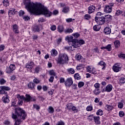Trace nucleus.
Listing matches in <instances>:
<instances>
[{"label":"nucleus","instance_id":"obj_1","mask_svg":"<svg viewBox=\"0 0 125 125\" xmlns=\"http://www.w3.org/2000/svg\"><path fill=\"white\" fill-rule=\"evenodd\" d=\"M24 4L25 8L32 14L36 15L42 14L45 17H50L52 15V13L46 8L43 7L42 5L31 2L30 0H25Z\"/></svg>","mask_w":125,"mask_h":125},{"label":"nucleus","instance_id":"obj_2","mask_svg":"<svg viewBox=\"0 0 125 125\" xmlns=\"http://www.w3.org/2000/svg\"><path fill=\"white\" fill-rule=\"evenodd\" d=\"M26 112L20 107L15 109V113L12 114V119L15 120V125H19L24 119H26Z\"/></svg>","mask_w":125,"mask_h":125},{"label":"nucleus","instance_id":"obj_3","mask_svg":"<svg viewBox=\"0 0 125 125\" xmlns=\"http://www.w3.org/2000/svg\"><path fill=\"white\" fill-rule=\"evenodd\" d=\"M65 41H67L68 42H72V46L75 48L79 47V41L77 39H74L73 36H66Z\"/></svg>","mask_w":125,"mask_h":125},{"label":"nucleus","instance_id":"obj_4","mask_svg":"<svg viewBox=\"0 0 125 125\" xmlns=\"http://www.w3.org/2000/svg\"><path fill=\"white\" fill-rule=\"evenodd\" d=\"M68 61V56L66 54L60 55L58 59V62L60 64H64Z\"/></svg>","mask_w":125,"mask_h":125},{"label":"nucleus","instance_id":"obj_5","mask_svg":"<svg viewBox=\"0 0 125 125\" xmlns=\"http://www.w3.org/2000/svg\"><path fill=\"white\" fill-rule=\"evenodd\" d=\"M95 21L99 25H103L105 24L106 20L104 17H95Z\"/></svg>","mask_w":125,"mask_h":125},{"label":"nucleus","instance_id":"obj_6","mask_svg":"<svg viewBox=\"0 0 125 125\" xmlns=\"http://www.w3.org/2000/svg\"><path fill=\"white\" fill-rule=\"evenodd\" d=\"M64 84L66 86L70 87L72 84H73V80L72 78H68L64 83Z\"/></svg>","mask_w":125,"mask_h":125},{"label":"nucleus","instance_id":"obj_7","mask_svg":"<svg viewBox=\"0 0 125 125\" xmlns=\"http://www.w3.org/2000/svg\"><path fill=\"white\" fill-rule=\"evenodd\" d=\"M66 107H67V110H72V111L77 110V107L73 105V104H72L71 103H69L66 104Z\"/></svg>","mask_w":125,"mask_h":125},{"label":"nucleus","instance_id":"obj_8","mask_svg":"<svg viewBox=\"0 0 125 125\" xmlns=\"http://www.w3.org/2000/svg\"><path fill=\"white\" fill-rule=\"evenodd\" d=\"M12 29L13 30V32L15 33V34H19V27L17 24H14L12 26Z\"/></svg>","mask_w":125,"mask_h":125},{"label":"nucleus","instance_id":"obj_9","mask_svg":"<svg viewBox=\"0 0 125 125\" xmlns=\"http://www.w3.org/2000/svg\"><path fill=\"white\" fill-rule=\"evenodd\" d=\"M104 11L106 13H111L112 12V7L106 5L105 6Z\"/></svg>","mask_w":125,"mask_h":125},{"label":"nucleus","instance_id":"obj_10","mask_svg":"<svg viewBox=\"0 0 125 125\" xmlns=\"http://www.w3.org/2000/svg\"><path fill=\"white\" fill-rule=\"evenodd\" d=\"M114 72L115 73H118V72H120L121 71V67L118 65L117 64H115V65H114L112 68Z\"/></svg>","mask_w":125,"mask_h":125},{"label":"nucleus","instance_id":"obj_11","mask_svg":"<svg viewBox=\"0 0 125 125\" xmlns=\"http://www.w3.org/2000/svg\"><path fill=\"white\" fill-rule=\"evenodd\" d=\"M34 66H35V63L34 62H31L29 63H26V67L27 69H29V70H31L34 68Z\"/></svg>","mask_w":125,"mask_h":125},{"label":"nucleus","instance_id":"obj_12","mask_svg":"<svg viewBox=\"0 0 125 125\" xmlns=\"http://www.w3.org/2000/svg\"><path fill=\"white\" fill-rule=\"evenodd\" d=\"M95 6L94 5H91L88 7V13L91 14V13H93L94 12L95 10Z\"/></svg>","mask_w":125,"mask_h":125},{"label":"nucleus","instance_id":"obj_13","mask_svg":"<svg viewBox=\"0 0 125 125\" xmlns=\"http://www.w3.org/2000/svg\"><path fill=\"white\" fill-rule=\"evenodd\" d=\"M94 122H95L96 125H100V117L99 116H94Z\"/></svg>","mask_w":125,"mask_h":125},{"label":"nucleus","instance_id":"obj_14","mask_svg":"<svg viewBox=\"0 0 125 125\" xmlns=\"http://www.w3.org/2000/svg\"><path fill=\"white\" fill-rule=\"evenodd\" d=\"M32 100V97L30 95L26 94L25 97L24 98V101L25 102H30Z\"/></svg>","mask_w":125,"mask_h":125},{"label":"nucleus","instance_id":"obj_15","mask_svg":"<svg viewBox=\"0 0 125 125\" xmlns=\"http://www.w3.org/2000/svg\"><path fill=\"white\" fill-rule=\"evenodd\" d=\"M104 33L106 35H110L111 34V28L109 27H106L104 29Z\"/></svg>","mask_w":125,"mask_h":125},{"label":"nucleus","instance_id":"obj_16","mask_svg":"<svg viewBox=\"0 0 125 125\" xmlns=\"http://www.w3.org/2000/svg\"><path fill=\"white\" fill-rule=\"evenodd\" d=\"M112 89H113V86L111 84H108L106 86L105 88V91H107V92H110V91H112Z\"/></svg>","mask_w":125,"mask_h":125},{"label":"nucleus","instance_id":"obj_17","mask_svg":"<svg viewBox=\"0 0 125 125\" xmlns=\"http://www.w3.org/2000/svg\"><path fill=\"white\" fill-rule=\"evenodd\" d=\"M98 65L103 67L102 68V70H105V68L106 67V63L103 61H101L100 62H99Z\"/></svg>","mask_w":125,"mask_h":125},{"label":"nucleus","instance_id":"obj_18","mask_svg":"<svg viewBox=\"0 0 125 125\" xmlns=\"http://www.w3.org/2000/svg\"><path fill=\"white\" fill-rule=\"evenodd\" d=\"M70 10V8L68 6H64L63 7L62 10V12L63 13H68L69 12V10Z\"/></svg>","mask_w":125,"mask_h":125},{"label":"nucleus","instance_id":"obj_19","mask_svg":"<svg viewBox=\"0 0 125 125\" xmlns=\"http://www.w3.org/2000/svg\"><path fill=\"white\" fill-rule=\"evenodd\" d=\"M15 14V9H10L8 11L9 16H11V15H14Z\"/></svg>","mask_w":125,"mask_h":125},{"label":"nucleus","instance_id":"obj_20","mask_svg":"<svg viewBox=\"0 0 125 125\" xmlns=\"http://www.w3.org/2000/svg\"><path fill=\"white\" fill-rule=\"evenodd\" d=\"M28 87L30 89H32V90L35 89V83H30L28 84Z\"/></svg>","mask_w":125,"mask_h":125},{"label":"nucleus","instance_id":"obj_21","mask_svg":"<svg viewBox=\"0 0 125 125\" xmlns=\"http://www.w3.org/2000/svg\"><path fill=\"white\" fill-rule=\"evenodd\" d=\"M104 19H105V21L107 22V21H110V20H112V16L110 15H105L104 17Z\"/></svg>","mask_w":125,"mask_h":125},{"label":"nucleus","instance_id":"obj_22","mask_svg":"<svg viewBox=\"0 0 125 125\" xmlns=\"http://www.w3.org/2000/svg\"><path fill=\"white\" fill-rule=\"evenodd\" d=\"M57 29L59 33H62L63 31H64V27L63 26V25H59Z\"/></svg>","mask_w":125,"mask_h":125},{"label":"nucleus","instance_id":"obj_23","mask_svg":"<svg viewBox=\"0 0 125 125\" xmlns=\"http://www.w3.org/2000/svg\"><path fill=\"white\" fill-rule=\"evenodd\" d=\"M68 74H71L72 75L75 74V70L73 68H70L66 70Z\"/></svg>","mask_w":125,"mask_h":125},{"label":"nucleus","instance_id":"obj_24","mask_svg":"<svg viewBox=\"0 0 125 125\" xmlns=\"http://www.w3.org/2000/svg\"><path fill=\"white\" fill-rule=\"evenodd\" d=\"M2 100L4 103H8L9 102V99L7 97V95H6V97H3Z\"/></svg>","mask_w":125,"mask_h":125},{"label":"nucleus","instance_id":"obj_25","mask_svg":"<svg viewBox=\"0 0 125 125\" xmlns=\"http://www.w3.org/2000/svg\"><path fill=\"white\" fill-rule=\"evenodd\" d=\"M51 54L52 56H56L58 54V52L55 49H52L51 51Z\"/></svg>","mask_w":125,"mask_h":125},{"label":"nucleus","instance_id":"obj_26","mask_svg":"<svg viewBox=\"0 0 125 125\" xmlns=\"http://www.w3.org/2000/svg\"><path fill=\"white\" fill-rule=\"evenodd\" d=\"M101 28V27H100V25H95L93 27V30L94 31H96V32H97L100 30Z\"/></svg>","mask_w":125,"mask_h":125},{"label":"nucleus","instance_id":"obj_27","mask_svg":"<svg viewBox=\"0 0 125 125\" xmlns=\"http://www.w3.org/2000/svg\"><path fill=\"white\" fill-rule=\"evenodd\" d=\"M105 109L107 111H111V110H113V109H114V107H113V106H111L110 105L106 104L105 105Z\"/></svg>","mask_w":125,"mask_h":125},{"label":"nucleus","instance_id":"obj_28","mask_svg":"<svg viewBox=\"0 0 125 125\" xmlns=\"http://www.w3.org/2000/svg\"><path fill=\"white\" fill-rule=\"evenodd\" d=\"M41 28H42L41 25H39V26L36 25L34 26V32H40V29H41Z\"/></svg>","mask_w":125,"mask_h":125},{"label":"nucleus","instance_id":"obj_29","mask_svg":"<svg viewBox=\"0 0 125 125\" xmlns=\"http://www.w3.org/2000/svg\"><path fill=\"white\" fill-rule=\"evenodd\" d=\"M0 89H3L4 91L6 90V91H8V90H10V88L8 86H1L0 87Z\"/></svg>","mask_w":125,"mask_h":125},{"label":"nucleus","instance_id":"obj_30","mask_svg":"<svg viewBox=\"0 0 125 125\" xmlns=\"http://www.w3.org/2000/svg\"><path fill=\"white\" fill-rule=\"evenodd\" d=\"M47 111L48 113H49L50 114H52L54 112V108H53L52 106H49L48 107Z\"/></svg>","mask_w":125,"mask_h":125},{"label":"nucleus","instance_id":"obj_31","mask_svg":"<svg viewBox=\"0 0 125 125\" xmlns=\"http://www.w3.org/2000/svg\"><path fill=\"white\" fill-rule=\"evenodd\" d=\"M17 98H18L19 101H21V100H23L24 101V96H20V95L17 94Z\"/></svg>","mask_w":125,"mask_h":125},{"label":"nucleus","instance_id":"obj_32","mask_svg":"<svg viewBox=\"0 0 125 125\" xmlns=\"http://www.w3.org/2000/svg\"><path fill=\"white\" fill-rule=\"evenodd\" d=\"M49 74L50 76H53V77H55L56 76V73L54 72V70H51L49 71Z\"/></svg>","mask_w":125,"mask_h":125},{"label":"nucleus","instance_id":"obj_33","mask_svg":"<svg viewBox=\"0 0 125 125\" xmlns=\"http://www.w3.org/2000/svg\"><path fill=\"white\" fill-rule=\"evenodd\" d=\"M79 62H81V63H84L85 62V60H84V58H83L82 56H80L79 57Z\"/></svg>","mask_w":125,"mask_h":125},{"label":"nucleus","instance_id":"obj_34","mask_svg":"<svg viewBox=\"0 0 125 125\" xmlns=\"http://www.w3.org/2000/svg\"><path fill=\"white\" fill-rule=\"evenodd\" d=\"M3 4L4 6H8V5H9V1L8 0H4L3 1Z\"/></svg>","mask_w":125,"mask_h":125},{"label":"nucleus","instance_id":"obj_35","mask_svg":"<svg viewBox=\"0 0 125 125\" xmlns=\"http://www.w3.org/2000/svg\"><path fill=\"white\" fill-rule=\"evenodd\" d=\"M12 70L10 68V67H7L6 68V73H7V74H11V73H12Z\"/></svg>","mask_w":125,"mask_h":125},{"label":"nucleus","instance_id":"obj_36","mask_svg":"<svg viewBox=\"0 0 125 125\" xmlns=\"http://www.w3.org/2000/svg\"><path fill=\"white\" fill-rule=\"evenodd\" d=\"M86 70L88 73H91L93 70V68H91L90 66H87L86 67Z\"/></svg>","mask_w":125,"mask_h":125},{"label":"nucleus","instance_id":"obj_37","mask_svg":"<svg viewBox=\"0 0 125 125\" xmlns=\"http://www.w3.org/2000/svg\"><path fill=\"white\" fill-rule=\"evenodd\" d=\"M41 69V67H40L39 66H37L34 70V73H36V74H39L40 72V69Z\"/></svg>","mask_w":125,"mask_h":125},{"label":"nucleus","instance_id":"obj_38","mask_svg":"<svg viewBox=\"0 0 125 125\" xmlns=\"http://www.w3.org/2000/svg\"><path fill=\"white\" fill-rule=\"evenodd\" d=\"M96 114L98 115L102 116V115H103V111L101 109H99L97 111Z\"/></svg>","mask_w":125,"mask_h":125},{"label":"nucleus","instance_id":"obj_39","mask_svg":"<svg viewBox=\"0 0 125 125\" xmlns=\"http://www.w3.org/2000/svg\"><path fill=\"white\" fill-rule=\"evenodd\" d=\"M100 89H96L94 91V93L96 95H98L99 94H100Z\"/></svg>","mask_w":125,"mask_h":125},{"label":"nucleus","instance_id":"obj_40","mask_svg":"<svg viewBox=\"0 0 125 125\" xmlns=\"http://www.w3.org/2000/svg\"><path fill=\"white\" fill-rule=\"evenodd\" d=\"M9 67L10 68V69L13 72V71H14V70H15L16 69V67H15V65L13 64H11L10 65Z\"/></svg>","mask_w":125,"mask_h":125},{"label":"nucleus","instance_id":"obj_41","mask_svg":"<svg viewBox=\"0 0 125 125\" xmlns=\"http://www.w3.org/2000/svg\"><path fill=\"white\" fill-rule=\"evenodd\" d=\"M121 42H120V41H116L114 42V45L115 46V47H119L120 46Z\"/></svg>","mask_w":125,"mask_h":125},{"label":"nucleus","instance_id":"obj_42","mask_svg":"<svg viewBox=\"0 0 125 125\" xmlns=\"http://www.w3.org/2000/svg\"><path fill=\"white\" fill-rule=\"evenodd\" d=\"M106 49L108 50V51H111L112 50V46L111 44H108L106 46Z\"/></svg>","mask_w":125,"mask_h":125},{"label":"nucleus","instance_id":"obj_43","mask_svg":"<svg viewBox=\"0 0 125 125\" xmlns=\"http://www.w3.org/2000/svg\"><path fill=\"white\" fill-rule=\"evenodd\" d=\"M120 83H125V78L124 77H122L120 79Z\"/></svg>","mask_w":125,"mask_h":125},{"label":"nucleus","instance_id":"obj_44","mask_svg":"<svg viewBox=\"0 0 125 125\" xmlns=\"http://www.w3.org/2000/svg\"><path fill=\"white\" fill-rule=\"evenodd\" d=\"M79 43L80 44V45H83V44H84L85 42L83 40H79Z\"/></svg>","mask_w":125,"mask_h":125},{"label":"nucleus","instance_id":"obj_45","mask_svg":"<svg viewBox=\"0 0 125 125\" xmlns=\"http://www.w3.org/2000/svg\"><path fill=\"white\" fill-rule=\"evenodd\" d=\"M124 107V104L123 103L120 102L118 103V108H120V109H123Z\"/></svg>","mask_w":125,"mask_h":125},{"label":"nucleus","instance_id":"obj_46","mask_svg":"<svg viewBox=\"0 0 125 125\" xmlns=\"http://www.w3.org/2000/svg\"><path fill=\"white\" fill-rule=\"evenodd\" d=\"M65 33H73V29L71 28H68L65 31Z\"/></svg>","mask_w":125,"mask_h":125},{"label":"nucleus","instance_id":"obj_47","mask_svg":"<svg viewBox=\"0 0 125 125\" xmlns=\"http://www.w3.org/2000/svg\"><path fill=\"white\" fill-rule=\"evenodd\" d=\"M83 85H84V83L83 82H80L79 83V87H83Z\"/></svg>","mask_w":125,"mask_h":125},{"label":"nucleus","instance_id":"obj_48","mask_svg":"<svg viewBox=\"0 0 125 125\" xmlns=\"http://www.w3.org/2000/svg\"><path fill=\"white\" fill-rule=\"evenodd\" d=\"M33 82L35 83H40V80L38 79L37 78H34Z\"/></svg>","mask_w":125,"mask_h":125},{"label":"nucleus","instance_id":"obj_49","mask_svg":"<svg viewBox=\"0 0 125 125\" xmlns=\"http://www.w3.org/2000/svg\"><path fill=\"white\" fill-rule=\"evenodd\" d=\"M84 18H85V19H86V20H89V19H90V18H91L90 15H88V14H86V15L84 16Z\"/></svg>","mask_w":125,"mask_h":125},{"label":"nucleus","instance_id":"obj_50","mask_svg":"<svg viewBox=\"0 0 125 125\" xmlns=\"http://www.w3.org/2000/svg\"><path fill=\"white\" fill-rule=\"evenodd\" d=\"M122 13H123V11L119 10L116 11V15H117V16H119V15H121V14H122Z\"/></svg>","mask_w":125,"mask_h":125},{"label":"nucleus","instance_id":"obj_51","mask_svg":"<svg viewBox=\"0 0 125 125\" xmlns=\"http://www.w3.org/2000/svg\"><path fill=\"white\" fill-rule=\"evenodd\" d=\"M50 29L51 31H55L56 30V25H53L50 27Z\"/></svg>","mask_w":125,"mask_h":125},{"label":"nucleus","instance_id":"obj_52","mask_svg":"<svg viewBox=\"0 0 125 125\" xmlns=\"http://www.w3.org/2000/svg\"><path fill=\"white\" fill-rule=\"evenodd\" d=\"M6 83V81L4 79H1L0 80V83L1 84H4Z\"/></svg>","mask_w":125,"mask_h":125},{"label":"nucleus","instance_id":"obj_53","mask_svg":"<svg viewBox=\"0 0 125 125\" xmlns=\"http://www.w3.org/2000/svg\"><path fill=\"white\" fill-rule=\"evenodd\" d=\"M75 21V19H72V18H69V19H67L66 20V22H67L68 23L70 22H72V21Z\"/></svg>","mask_w":125,"mask_h":125},{"label":"nucleus","instance_id":"obj_54","mask_svg":"<svg viewBox=\"0 0 125 125\" xmlns=\"http://www.w3.org/2000/svg\"><path fill=\"white\" fill-rule=\"evenodd\" d=\"M88 120H89V121H92V120H94V116H93V115H89L88 118Z\"/></svg>","mask_w":125,"mask_h":125},{"label":"nucleus","instance_id":"obj_55","mask_svg":"<svg viewBox=\"0 0 125 125\" xmlns=\"http://www.w3.org/2000/svg\"><path fill=\"white\" fill-rule=\"evenodd\" d=\"M119 114L120 117H121V118H123V117L125 116V113L124 112V111H120Z\"/></svg>","mask_w":125,"mask_h":125},{"label":"nucleus","instance_id":"obj_56","mask_svg":"<svg viewBox=\"0 0 125 125\" xmlns=\"http://www.w3.org/2000/svg\"><path fill=\"white\" fill-rule=\"evenodd\" d=\"M74 77L75 80H77V81L79 80V73H75Z\"/></svg>","mask_w":125,"mask_h":125},{"label":"nucleus","instance_id":"obj_57","mask_svg":"<svg viewBox=\"0 0 125 125\" xmlns=\"http://www.w3.org/2000/svg\"><path fill=\"white\" fill-rule=\"evenodd\" d=\"M92 106H90L88 105L87 107H86V110L87 111H92Z\"/></svg>","mask_w":125,"mask_h":125},{"label":"nucleus","instance_id":"obj_58","mask_svg":"<svg viewBox=\"0 0 125 125\" xmlns=\"http://www.w3.org/2000/svg\"><path fill=\"white\" fill-rule=\"evenodd\" d=\"M25 14V12L23 11H20L19 12V16H23Z\"/></svg>","mask_w":125,"mask_h":125},{"label":"nucleus","instance_id":"obj_59","mask_svg":"<svg viewBox=\"0 0 125 125\" xmlns=\"http://www.w3.org/2000/svg\"><path fill=\"white\" fill-rule=\"evenodd\" d=\"M23 19H24V21H28V20H30V17L25 16L23 17Z\"/></svg>","mask_w":125,"mask_h":125},{"label":"nucleus","instance_id":"obj_60","mask_svg":"<svg viewBox=\"0 0 125 125\" xmlns=\"http://www.w3.org/2000/svg\"><path fill=\"white\" fill-rule=\"evenodd\" d=\"M72 36H73V37H74L75 39H78L79 38V33H74L72 35Z\"/></svg>","mask_w":125,"mask_h":125},{"label":"nucleus","instance_id":"obj_61","mask_svg":"<svg viewBox=\"0 0 125 125\" xmlns=\"http://www.w3.org/2000/svg\"><path fill=\"white\" fill-rule=\"evenodd\" d=\"M4 125H10V121L8 120H5L4 122Z\"/></svg>","mask_w":125,"mask_h":125},{"label":"nucleus","instance_id":"obj_62","mask_svg":"<svg viewBox=\"0 0 125 125\" xmlns=\"http://www.w3.org/2000/svg\"><path fill=\"white\" fill-rule=\"evenodd\" d=\"M54 80V76H51L50 77V79H49V82L50 83H53V80Z\"/></svg>","mask_w":125,"mask_h":125},{"label":"nucleus","instance_id":"obj_63","mask_svg":"<svg viewBox=\"0 0 125 125\" xmlns=\"http://www.w3.org/2000/svg\"><path fill=\"white\" fill-rule=\"evenodd\" d=\"M118 56L120 58H122L123 59L125 58V54H121L120 55H119Z\"/></svg>","mask_w":125,"mask_h":125},{"label":"nucleus","instance_id":"obj_64","mask_svg":"<svg viewBox=\"0 0 125 125\" xmlns=\"http://www.w3.org/2000/svg\"><path fill=\"white\" fill-rule=\"evenodd\" d=\"M64 122H62V121H60L58 122V123L56 125H64Z\"/></svg>","mask_w":125,"mask_h":125}]
</instances>
